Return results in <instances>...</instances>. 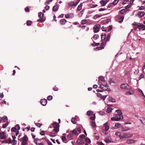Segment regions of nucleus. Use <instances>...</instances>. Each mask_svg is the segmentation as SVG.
I'll use <instances>...</instances> for the list:
<instances>
[{"label": "nucleus", "mask_w": 145, "mask_h": 145, "mask_svg": "<svg viewBox=\"0 0 145 145\" xmlns=\"http://www.w3.org/2000/svg\"><path fill=\"white\" fill-rule=\"evenodd\" d=\"M74 16L73 14H72L71 13L70 14H67L65 15V17L66 18H68L70 17H73Z\"/></svg>", "instance_id": "nucleus-18"}, {"label": "nucleus", "mask_w": 145, "mask_h": 145, "mask_svg": "<svg viewBox=\"0 0 145 145\" xmlns=\"http://www.w3.org/2000/svg\"><path fill=\"white\" fill-rule=\"evenodd\" d=\"M12 137L13 138V140H12V141L13 142V145H15L16 144V142L17 141L16 140H15V139L16 138V137H15V136H12Z\"/></svg>", "instance_id": "nucleus-33"}, {"label": "nucleus", "mask_w": 145, "mask_h": 145, "mask_svg": "<svg viewBox=\"0 0 145 145\" xmlns=\"http://www.w3.org/2000/svg\"><path fill=\"white\" fill-rule=\"evenodd\" d=\"M16 129L15 127H13L11 128V131L14 132L16 131Z\"/></svg>", "instance_id": "nucleus-58"}, {"label": "nucleus", "mask_w": 145, "mask_h": 145, "mask_svg": "<svg viewBox=\"0 0 145 145\" xmlns=\"http://www.w3.org/2000/svg\"><path fill=\"white\" fill-rule=\"evenodd\" d=\"M124 137L125 138H129L132 137L133 136L132 134H129L128 133H124Z\"/></svg>", "instance_id": "nucleus-11"}, {"label": "nucleus", "mask_w": 145, "mask_h": 145, "mask_svg": "<svg viewBox=\"0 0 145 145\" xmlns=\"http://www.w3.org/2000/svg\"><path fill=\"white\" fill-rule=\"evenodd\" d=\"M1 120H4V121L5 122H6L8 120L7 117L5 116H4L2 118Z\"/></svg>", "instance_id": "nucleus-45"}, {"label": "nucleus", "mask_w": 145, "mask_h": 145, "mask_svg": "<svg viewBox=\"0 0 145 145\" xmlns=\"http://www.w3.org/2000/svg\"><path fill=\"white\" fill-rule=\"evenodd\" d=\"M87 23V20H82L81 22V24L82 25H84L86 24Z\"/></svg>", "instance_id": "nucleus-34"}, {"label": "nucleus", "mask_w": 145, "mask_h": 145, "mask_svg": "<svg viewBox=\"0 0 145 145\" xmlns=\"http://www.w3.org/2000/svg\"><path fill=\"white\" fill-rule=\"evenodd\" d=\"M124 133H123L122 134L121 133V134L120 135V139H123V138H125V136H124Z\"/></svg>", "instance_id": "nucleus-52"}, {"label": "nucleus", "mask_w": 145, "mask_h": 145, "mask_svg": "<svg viewBox=\"0 0 145 145\" xmlns=\"http://www.w3.org/2000/svg\"><path fill=\"white\" fill-rule=\"evenodd\" d=\"M99 37V35L98 34L95 35L93 37V38L95 40H96L97 39H98Z\"/></svg>", "instance_id": "nucleus-43"}, {"label": "nucleus", "mask_w": 145, "mask_h": 145, "mask_svg": "<svg viewBox=\"0 0 145 145\" xmlns=\"http://www.w3.org/2000/svg\"><path fill=\"white\" fill-rule=\"evenodd\" d=\"M104 48V47L103 46H100L99 47H98L94 48V49H95L96 51L98 50H101Z\"/></svg>", "instance_id": "nucleus-23"}, {"label": "nucleus", "mask_w": 145, "mask_h": 145, "mask_svg": "<svg viewBox=\"0 0 145 145\" xmlns=\"http://www.w3.org/2000/svg\"><path fill=\"white\" fill-rule=\"evenodd\" d=\"M91 125L93 127H95L96 126V124L95 122L92 121L91 123Z\"/></svg>", "instance_id": "nucleus-50"}, {"label": "nucleus", "mask_w": 145, "mask_h": 145, "mask_svg": "<svg viewBox=\"0 0 145 145\" xmlns=\"http://www.w3.org/2000/svg\"><path fill=\"white\" fill-rule=\"evenodd\" d=\"M7 137V136L4 132H0V137L1 139H6Z\"/></svg>", "instance_id": "nucleus-7"}, {"label": "nucleus", "mask_w": 145, "mask_h": 145, "mask_svg": "<svg viewBox=\"0 0 145 145\" xmlns=\"http://www.w3.org/2000/svg\"><path fill=\"white\" fill-rule=\"evenodd\" d=\"M105 38L106 35L105 34L104 35H103V34L101 35V41L102 42H103L105 41Z\"/></svg>", "instance_id": "nucleus-27"}, {"label": "nucleus", "mask_w": 145, "mask_h": 145, "mask_svg": "<svg viewBox=\"0 0 145 145\" xmlns=\"http://www.w3.org/2000/svg\"><path fill=\"white\" fill-rule=\"evenodd\" d=\"M107 84H105V85L101 84L100 86V88L101 89H103L105 91H110V89L108 88Z\"/></svg>", "instance_id": "nucleus-3"}, {"label": "nucleus", "mask_w": 145, "mask_h": 145, "mask_svg": "<svg viewBox=\"0 0 145 145\" xmlns=\"http://www.w3.org/2000/svg\"><path fill=\"white\" fill-rule=\"evenodd\" d=\"M25 11L26 12H29L30 11L29 9L27 7H26L25 8Z\"/></svg>", "instance_id": "nucleus-57"}, {"label": "nucleus", "mask_w": 145, "mask_h": 145, "mask_svg": "<svg viewBox=\"0 0 145 145\" xmlns=\"http://www.w3.org/2000/svg\"><path fill=\"white\" fill-rule=\"evenodd\" d=\"M142 69L143 72H144V73L145 74V63L144 65L142 67Z\"/></svg>", "instance_id": "nucleus-64"}, {"label": "nucleus", "mask_w": 145, "mask_h": 145, "mask_svg": "<svg viewBox=\"0 0 145 145\" xmlns=\"http://www.w3.org/2000/svg\"><path fill=\"white\" fill-rule=\"evenodd\" d=\"M55 133H53L52 132H49L48 133V135H50V137H54L55 136Z\"/></svg>", "instance_id": "nucleus-26"}, {"label": "nucleus", "mask_w": 145, "mask_h": 145, "mask_svg": "<svg viewBox=\"0 0 145 145\" xmlns=\"http://www.w3.org/2000/svg\"><path fill=\"white\" fill-rule=\"evenodd\" d=\"M35 125L39 127H40L42 125L41 124L39 123H36Z\"/></svg>", "instance_id": "nucleus-56"}, {"label": "nucleus", "mask_w": 145, "mask_h": 145, "mask_svg": "<svg viewBox=\"0 0 145 145\" xmlns=\"http://www.w3.org/2000/svg\"><path fill=\"white\" fill-rule=\"evenodd\" d=\"M44 14L42 12H39V17L40 19H38L37 20V22H43L45 21V19L43 18L44 16Z\"/></svg>", "instance_id": "nucleus-4"}, {"label": "nucleus", "mask_w": 145, "mask_h": 145, "mask_svg": "<svg viewBox=\"0 0 145 145\" xmlns=\"http://www.w3.org/2000/svg\"><path fill=\"white\" fill-rule=\"evenodd\" d=\"M119 0H115L112 3V4L113 5H116L118 2Z\"/></svg>", "instance_id": "nucleus-48"}, {"label": "nucleus", "mask_w": 145, "mask_h": 145, "mask_svg": "<svg viewBox=\"0 0 145 145\" xmlns=\"http://www.w3.org/2000/svg\"><path fill=\"white\" fill-rule=\"evenodd\" d=\"M108 100L113 103L116 102V100L114 98H112L111 97H109L108 99Z\"/></svg>", "instance_id": "nucleus-29"}, {"label": "nucleus", "mask_w": 145, "mask_h": 145, "mask_svg": "<svg viewBox=\"0 0 145 145\" xmlns=\"http://www.w3.org/2000/svg\"><path fill=\"white\" fill-rule=\"evenodd\" d=\"M32 22L31 21L29 20H27V25L28 26H29L31 24Z\"/></svg>", "instance_id": "nucleus-41"}, {"label": "nucleus", "mask_w": 145, "mask_h": 145, "mask_svg": "<svg viewBox=\"0 0 145 145\" xmlns=\"http://www.w3.org/2000/svg\"><path fill=\"white\" fill-rule=\"evenodd\" d=\"M17 130H20V127L19 125L17 124L15 127Z\"/></svg>", "instance_id": "nucleus-59"}, {"label": "nucleus", "mask_w": 145, "mask_h": 145, "mask_svg": "<svg viewBox=\"0 0 145 145\" xmlns=\"http://www.w3.org/2000/svg\"><path fill=\"white\" fill-rule=\"evenodd\" d=\"M115 134L116 135L118 136L120 138L121 134V133L120 132H116Z\"/></svg>", "instance_id": "nucleus-40"}, {"label": "nucleus", "mask_w": 145, "mask_h": 145, "mask_svg": "<svg viewBox=\"0 0 145 145\" xmlns=\"http://www.w3.org/2000/svg\"><path fill=\"white\" fill-rule=\"evenodd\" d=\"M116 112H117L118 114L119 115L122 116V112L120 110H117L116 111Z\"/></svg>", "instance_id": "nucleus-32"}, {"label": "nucleus", "mask_w": 145, "mask_h": 145, "mask_svg": "<svg viewBox=\"0 0 145 145\" xmlns=\"http://www.w3.org/2000/svg\"><path fill=\"white\" fill-rule=\"evenodd\" d=\"M47 100L46 99H43L41 100L40 102L41 104L42 105L44 106L46 105L47 103Z\"/></svg>", "instance_id": "nucleus-9"}, {"label": "nucleus", "mask_w": 145, "mask_h": 145, "mask_svg": "<svg viewBox=\"0 0 145 145\" xmlns=\"http://www.w3.org/2000/svg\"><path fill=\"white\" fill-rule=\"evenodd\" d=\"M8 122H7V123L4 124L2 127V128H5L8 125Z\"/></svg>", "instance_id": "nucleus-51"}, {"label": "nucleus", "mask_w": 145, "mask_h": 145, "mask_svg": "<svg viewBox=\"0 0 145 145\" xmlns=\"http://www.w3.org/2000/svg\"><path fill=\"white\" fill-rule=\"evenodd\" d=\"M99 81V84H103L102 83L100 82L101 81L102 82H105V80L104 79V77L103 76H99L98 78Z\"/></svg>", "instance_id": "nucleus-8"}, {"label": "nucleus", "mask_w": 145, "mask_h": 145, "mask_svg": "<svg viewBox=\"0 0 145 145\" xmlns=\"http://www.w3.org/2000/svg\"><path fill=\"white\" fill-rule=\"evenodd\" d=\"M112 109L110 107H108L107 109V112L108 113L110 112L112 110Z\"/></svg>", "instance_id": "nucleus-47"}, {"label": "nucleus", "mask_w": 145, "mask_h": 145, "mask_svg": "<svg viewBox=\"0 0 145 145\" xmlns=\"http://www.w3.org/2000/svg\"><path fill=\"white\" fill-rule=\"evenodd\" d=\"M121 127H122L121 129L123 131H126L129 130L130 129V128L128 127H123L122 126Z\"/></svg>", "instance_id": "nucleus-22"}, {"label": "nucleus", "mask_w": 145, "mask_h": 145, "mask_svg": "<svg viewBox=\"0 0 145 145\" xmlns=\"http://www.w3.org/2000/svg\"><path fill=\"white\" fill-rule=\"evenodd\" d=\"M67 22V20L65 19H63L60 20V24L62 25H65Z\"/></svg>", "instance_id": "nucleus-17"}, {"label": "nucleus", "mask_w": 145, "mask_h": 145, "mask_svg": "<svg viewBox=\"0 0 145 145\" xmlns=\"http://www.w3.org/2000/svg\"><path fill=\"white\" fill-rule=\"evenodd\" d=\"M71 133L72 134L76 135H77L78 134V133L77 131V130L76 129H74L72 131H71Z\"/></svg>", "instance_id": "nucleus-21"}, {"label": "nucleus", "mask_w": 145, "mask_h": 145, "mask_svg": "<svg viewBox=\"0 0 145 145\" xmlns=\"http://www.w3.org/2000/svg\"><path fill=\"white\" fill-rule=\"evenodd\" d=\"M107 96V95L102 96H101V98L102 99H103V100H104L106 99V97Z\"/></svg>", "instance_id": "nucleus-62"}, {"label": "nucleus", "mask_w": 145, "mask_h": 145, "mask_svg": "<svg viewBox=\"0 0 145 145\" xmlns=\"http://www.w3.org/2000/svg\"><path fill=\"white\" fill-rule=\"evenodd\" d=\"M59 8V7L57 5H55L53 8L52 10L53 11L55 12L57 11Z\"/></svg>", "instance_id": "nucleus-16"}, {"label": "nucleus", "mask_w": 145, "mask_h": 145, "mask_svg": "<svg viewBox=\"0 0 145 145\" xmlns=\"http://www.w3.org/2000/svg\"><path fill=\"white\" fill-rule=\"evenodd\" d=\"M105 141L107 143H109L111 142V141L109 140L108 137L106 138Z\"/></svg>", "instance_id": "nucleus-39"}, {"label": "nucleus", "mask_w": 145, "mask_h": 145, "mask_svg": "<svg viewBox=\"0 0 145 145\" xmlns=\"http://www.w3.org/2000/svg\"><path fill=\"white\" fill-rule=\"evenodd\" d=\"M76 142L78 144H82L84 143V141L83 139H78L77 140Z\"/></svg>", "instance_id": "nucleus-10"}, {"label": "nucleus", "mask_w": 145, "mask_h": 145, "mask_svg": "<svg viewBox=\"0 0 145 145\" xmlns=\"http://www.w3.org/2000/svg\"><path fill=\"white\" fill-rule=\"evenodd\" d=\"M108 1L107 0H101L100 1V3L103 6H104L108 2Z\"/></svg>", "instance_id": "nucleus-12"}, {"label": "nucleus", "mask_w": 145, "mask_h": 145, "mask_svg": "<svg viewBox=\"0 0 145 145\" xmlns=\"http://www.w3.org/2000/svg\"><path fill=\"white\" fill-rule=\"evenodd\" d=\"M111 120L113 121H119L120 120V119L116 118L115 116L112 117L111 118Z\"/></svg>", "instance_id": "nucleus-24"}, {"label": "nucleus", "mask_w": 145, "mask_h": 145, "mask_svg": "<svg viewBox=\"0 0 145 145\" xmlns=\"http://www.w3.org/2000/svg\"><path fill=\"white\" fill-rule=\"evenodd\" d=\"M61 138L63 141H64L67 140V138L65 136H62L61 137Z\"/></svg>", "instance_id": "nucleus-53"}, {"label": "nucleus", "mask_w": 145, "mask_h": 145, "mask_svg": "<svg viewBox=\"0 0 145 145\" xmlns=\"http://www.w3.org/2000/svg\"><path fill=\"white\" fill-rule=\"evenodd\" d=\"M137 27H138V28L139 29V31H140V30L142 29L141 24H140V25H138Z\"/></svg>", "instance_id": "nucleus-49"}, {"label": "nucleus", "mask_w": 145, "mask_h": 145, "mask_svg": "<svg viewBox=\"0 0 145 145\" xmlns=\"http://www.w3.org/2000/svg\"><path fill=\"white\" fill-rule=\"evenodd\" d=\"M141 26L142 30H145V25H144L143 24H141Z\"/></svg>", "instance_id": "nucleus-60"}, {"label": "nucleus", "mask_w": 145, "mask_h": 145, "mask_svg": "<svg viewBox=\"0 0 145 145\" xmlns=\"http://www.w3.org/2000/svg\"><path fill=\"white\" fill-rule=\"evenodd\" d=\"M28 140V138L26 135H25L22 138H20V140L22 141L21 142L22 145H26L27 144V142Z\"/></svg>", "instance_id": "nucleus-2"}, {"label": "nucleus", "mask_w": 145, "mask_h": 145, "mask_svg": "<svg viewBox=\"0 0 145 145\" xmlns=\"http://www.w3.org/2000/svg\"><path fill=\"white\" fill-rule=\"evenodd\" d=\"M134 93V91L133 90H131L128 91H127L125 93V94L127 95H129L131 94H133Z\"/></svg>", "instance_id": "nucleus-19"}, {"label": "nucleus", "mask_w": 145, "mask_h": 145, "mask_svg": "<svg viewBox=\"0 0 145 145\" xmlns=\"http://www.w3.org/2000/svg\"><path fill=\"white\" fill-rule=\"evenodd\" d=\"M140 120L142 124L143 125H145V119L142 117L140 118Z\"/></svg>", "instance_id": "nucleus-25"}, {"label": "nucleus", "mask_w": 145, "mask_h": 145, "mask_svg": "<svg viewBox=\"0 0 145 145\" xmlns=\"http://www.w3.org/2000/svg\"><path fill=\"white\" fill-rule=\"evenodd\" d=\"M82 3H81L79 5H78L77 7V10L78 11L80 10L82 8Z\"/></svg>", "instance_id": "nucleus-30"}, {"label": "nucleus", "mask_w": 145, "mask_h": 145, "mask_svg": "<svg viewBox=\"0 0 145 145\" xmlns=\"http://www.w3.org/2000/svg\"><path fill=\"white\" fill-rule=\"evenodd\" d=\"M84 10H82L78 14V16L80 17H81L83 14Z\"/></svg>", "instance_id": "nucleus-44"}, {"label": "nucleus", "mask_w": 145, "mask_h": 145, "mask_svg": "<svg viewBox=\"0 0 145 145\" xmlns=\"http://www.w3.org/2000/svg\"><path fill=\"white\" fill-rule=\"evenodd\" d=\"M107 123L106 122L104 124V125H105V130L107 131L109 129V126L108 125H106L107 124Z\"/></svg>", "instance_id": "nucleus-38"}, {"label": "nucleus", "mask_w": 145, "mask_h": 145, "mask_svg": "<svg viewBox=\"0 0 145 145\" xmlns=\"http://www.w3.org/2000/svg\"><path fill=\"white\" fill-rule=\"evenodd\" d=\"M91 45L93 46H97L100 45V43H96L94 42L91 44Z\"/></svg>", "instance_id": "nucleus-35"}, {"label": "nucleus", "mask_w": 145, "mask_h": 145, "mask_svg": "<svg viewBox=\"0 0 145 145\" xmlns=\"http://www.w3.org/2000/svg\"><path fill=\"white\" fill-rule=\"evenodd\" d=\"M114 116H115L116 118L120 119V120L121 119H122L123 118V116H121V115L118 114H115L114 115Z\"/></svg>", "instance_id": "nucleus-14"}, {"label": "nucleus", "mask_w": 145, "mask_h": 145, "mask_svg": "<svg viewBox=\"0 0 145 145\" xmlns=\"http://www.w3.org/2000/svg\"><path fill=\"white\" fill-rule=\"evenodd\" d=\"M110 36L111 35L110 34H109L108 35L105 39L106 41L105 43V44H106V41H108L109 40L110 38Z\"/></svg>", "instance_id": "nucleus-20"}, {"label": "nucleus", "mask_w": 145, "mask_h": 145, "mask_svg": "<svg viewBox=\"0 0 145 145\" xmlns=\"http://www.w3.org/2000/svg\"><path fill=\"white\" fill-rule=\"evenodd\" d=\"M108 83L110 84H111L112 83H115V82H114V81L112 79L110 78L108 80Z\"/></svg>", "instance_id": "nucleus-46"}, {"label": "nucleus", "mask_w": 145, "mask_h": 145, "mask_svg": "<svg viewBox=\"0 0 145 145\" xmlns=\"http://www.w3.org/2000/svg\"><path fill=\"white\" fill-rule=\"evenodd\" d=\"M40 134L41 135H45L44 131H42L40 132Z\"/></svg>", "instance_id": "nucleus-63"}, {"label": "nucleus", "mask_w": 145, "mask_h": 145, "mask_svg": "<svg viewBox=\"0 0 145 145\" xmlns=\"http://www.w3.org/2000/svg\"><path fill=\"white\" fill-rule=\"evenodd\" d=\"M71 121L73 124H75L76 123L75 119L73 118H72L71 120Z\"/></svg>", "instance_id": "nucleus-61"}, {"label": "nucleus", "mask_w": 145, "mask_h": 145, "mask_svg": "<svg viewBox=\"0 0 145 145\" xmlns=\"http://www.w3.org/2000/svg\"><path fill=\"white\" fill-rule=\"evenodd\" d=\"M85 141L88 143H90L91 142L90 140L88 138H86L85 139Z\"/></svg>", "instance_id": "nucleus-42"}, {"label": "nucleus", "mask_w": 145, "mask_h": 145, "mask_svg": "<svg viewBox=\"0 0 145 145\" xmlns=\"http://www.w3.org/2000/svg\"><path fill=\"white\" fill-rule=\"evenodd\" d=\"M87 114L89 116H91L93 115V112L91 111H88L87 112Z\"/></svg>", "instance_id": "nucleus-37"}, {"label": "nucleus", "mask_w": 145, "mask_h": 145, "mask_svg": "<svg viewBox=\"0 0 145 145\" xmlns=\"http://www.w3.org/2000/svg\"><path fill=\"white\" fill-rule=\"evenodd\" d=\"M121 126V124L119 123H116L115 124V126L116 127H117V128H119Z\"/></svg>", "instance_id": "nucleus-31"}, {"label": "nucleus", "mask_w": 145, "mask_h": 145, "mask_svg": "<svg viewBox=\"0 0 145 145\" xmlns=\"http://www.w3.org/2000/svg\"><path fill=\"white\" fill-rule=\"evenodd\" d=\"M52 125L53 126V127L54 128L53 131L55 132V133H57L59 130V124L57 122H55L52 123Z\"/></svg>", "instance_id": "nucleus-1"}, {"label": "nucleus", "mask_w": 145, "mask_h": 145, "mask_svg": "<svg viewBox=\"0 0 145 145\" xmlns=\"http://www.w3.org/2000/svg\"><path fill=\"white\" fill-rule=\"evenodd\" d=\"M102 16V15L96 14L93 17V18L94 19H96V18H98Z\"/></svg>", "instance_id": "nucleus-36"}, {"label": "nucleus", "mask_w": 145, "mask_h": 145, "mask_svg": "<svg viewBox=\"0 0 145 145\" xmlns=\"http://www.w3.org/2000/svg\"><path fill=\"white\" fill-rule=\"evenodd\" d=\"M101 27V25L99 24L95 25L93 28L94 32L97 33L99 32Z\"/></svg>", "instance_id": "nucleus-6"}, {"label": "nucleus", "mask_w": 145, "mask_h": 145, "mask_svg": "<svg viewBox=\"0 0 145 145\" xmlns=\"http://www.w3.org/2000/svg\"><path fill=\"white\" fill-rule=\"evenodd\" d=\"M52 98H53L52 97L51 95L49 96H48V97L47 98V99L49 101H50V100H51L52 99Z\"/></svg>", "instance_id": "nucleus-55"}, {"label": "nucleus", "mask_w": 145, "mask_h": 145, "mask_svg": "<svg viewBox=\"0 0 145 145\" xmlns=\"http://www.w3.org/2000/svg\"><path fill=\"white\" fill-rule=\"evenodd\" d=\"M76 129L77 130V132H78L79 133H80L81 131V129L80 127H78Z\"/></svg>", "instance_id": "nucleus-54"}, {"label": "nucleus", "mask_w": 145, "mask_h": 145, "mask_svg": "<svg viewBox=\"0 0 145 145\" xmlns=\"http://www.w3.org/2000/svg\"><path fill=\"white\" fill-rule=\"evenodd\" d=\"M126 9H123L121 10L120 11V14H123L124 13H125L126 11Z\"/></svg>", "instance_id": "nucleus-28"}, {"label": "nucleus", "mask_w": 145, "mask_h": 145, "mask_svg": "<svg viewBox=\"0 0 145 145\" xmlns=\"http://www.w3.org/2000/svg\"><path fill=\"white\" fill-rule=\"evenodd\" d=\"M135 141L133 140H127L126 141V143L128 144H134L135 143Z\"/></svg>", "instance_id": "nucleus-13"}, {"label": "nucleus", "mask_w": 145, "mask_h": 145, "mask_svg": "<svg viewBox=\"0 0 145 145\" xmlns=\"http://www.w3.org/2000/svg\"><path fill=\"white\" fill-rule=\"evenodd\" d=\"M120 88L122 89H129L131 88V87L126 83L121 84L120 86Z\"/></svg>", "instance_id": "nucleus-5"}, {"label": "nucleus", "mask_w": 145, "mask_h": 145, "mask_svg": "<svg viewBox=\"0 0 145 145\" xmlns=\"http://www.w3.org/2000/svg\"><path fill=\"white\" fill-rule=\"evenodd\" d=\"M138 14L139 17H141L144 16L145 13L144 12L142 11H139L138 12Z\"/></svg>", "instance_id": "nucleus-15"}]
</instances>
